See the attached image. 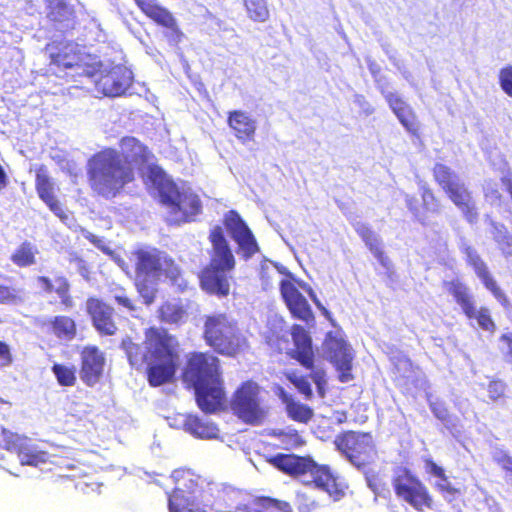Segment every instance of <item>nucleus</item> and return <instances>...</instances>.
Wrapping results in <instances>:
<instances>
[{
	"label": "nucleus",
	"instance_id": "1",
	"mask_svg": "<svg viewBox=\"0 0 512 512\" xmlns=\"http://www.w3.org/2000/svg\"><path fill=\"white\" fill-rule=\"evenodd\" d=\"M119 149L104 147L86 163V177L92 193L111 200L119 196L136 179V169L147 166L153 158L149 147L134 136H123Z\"/></svg>",
	"mask_w": 512,
	"mask_h": 512
},
{
	"label": "nucleus",
	"instance_id": "2",
	"mask_svg": "<svg viewBox=\"0 0 512 512\" xmlns=\"http://www.w3.org/2000/svg\"><path fill=\"white\" fill-rule=\"evenodd\" d=\"M144 345L131 337L122 339L131 366L140 369L146 365V378L150 386L158 387L174 380L180 364L179 341L165 328L151 326L144 331Z\"/></svg>",
	"mask_w": 512,
	"mask_h": 512
},
{
	"label": "nucleus",
	"instance_id": "3",
	"mask_svg": "<svg viewBox=\"0 0 512 512\" xmlns=\"http://www.w3.org/2000/svg\"><path fill=\"white\" fill-rule=\"evenodd\" d=\"M181 379L187 388L194 390L196 404L202 412L213 414L224 409L227 394L221 362L216 355L208 351L189 353Z\"/></svg>",
	"mask_w": 512,
	"mask_h": 512
},
{
	"label": "nucleus",
	"instance_id": "4",
	"mask_svg": "<svg viewBox=\"0 0 512 512\" xmlns=\"http://www.w3.org/2000/svg\"><path fill=\"white\" fill-rule=\"evenodd\" d=\"M119 266L127 274L134 276V285L146 305L155 301L153 286L161 279L176 284L182 279V271L175 260L159 248L141 245L130 251L128 262L119 261Z\"/></svg>",
	"mask_w": 512,
	"mask_h": 512
},
{
	"label": "nucleus",
	"instance_id": "5",
	"mask_svg": "<svg viewBox=\"0 0 512 512\" xmlns=\"http://www.w3.org/2000/svg\"><path fill=\"white\" fill-rule=\"evenodd\" d=\"M267 462L282 473L300 480L305 486L325 492L333 501L344 498L346 486L327 464L316 462L311 456L278 453Z\"/></svg>",
	"mask_w": 512,
	"mask_h": 512
},
{
	"label": "nucleus",
	"instance_id": "6",
	"mask_svg": "<svg viewBox=\"0 0 512 512\" xmlns=\"http://www.w3.org/2000/svg\"><path fill=\"white\" fill-rule=\"evenodd\" d=\"M208 240L211 244L209 262L198 274L199 285L205 293L225 298L230 294L236 259L220 226L210 230Z\"/></svg>",
	"mask_w": 512,
	"mask_h": 512
},
{
	"label": "nucleus",
	"instance_id": "7",
	"mask_svg": "<svg viewBox=\"0 0 512 512\" xmlns=\"http://www.w3.org/2000/svg\"><path fill=\"white\" fill-rule=\"evenodd\" d=\"M291 337L294 348L287 354L297 361L305 369L310 370L309 375H299L296 371H290L285 374L286 379L292 383L305 399L313 397V391L309 379L316 384L317 392L320 397L325 396V372L322 369H315V352L313 349L312 339L309 333L299 324L291 326Z\"/></svg>",
	"mask_w": 512,
	"mask_h": 512
},
{
	"label": "nucleus",
	"instance_id": "8",
	"mask_svg": "<svg viewBox=\"0 0 512 512\" xmlns=\"http://www.w3.org/2000/svg\"><path fill=\"white\" fill-rule=\"evenodd\" d=\"M203 339L216 354L228 358H237L250 348L238 321L226 313L205 316Z\"/></svg>",
	"mask_w": 512,
	"mask_h": 512
},
{
	"label": "nucleus",
	"instance_id": "9",
	"mask_svg": "<svg viewBox=\"0 0 512 512\" xmlns=\"http://www.w3.org/2000/svg\"><path fill=\"white\" fill-rule=\"evenodd\" d=\"M391 484L396 498L416 512H428L436 508L429 488L410 468L397 467Z\"/></svg>",
	"mask_w": 512,
	"mask_h": 512
},
{
	"label": "nucleus",
	"instance_id": "10",
	"mask_svg": "<svg viewBox=\"0 0 512 512\" xmlns=\"http://www.w3.org/2000/svg\"><path fill=\"white\" fill-rule=\"evenodd\" d=\"M434 181L444 191L447 198L461 211L469 224H476L479 219L478 208L472 192L459 176L447 165L436 163L432 168Z\"/></svg>",
	"mask_w": 512,
	"mask_h": 512
},
{
	"label": "nucleus",
	"instance_id": "11",
	"mask_svg": "<svg viewBox=\"0 0 512 512\" xmlns=\"http://www.w3.org/2000/svg\"><path fill=\"white\" fill-rule=\"evenodd\" d=\"M234 490L212 484L192 497L168 498L169 512H226L232 508Z\"/></svg>",
	"mask_w": 512,
	"mask_h": 512
},
{
	"label": "nucleus",
	"instance_id": "12",
	"mask_svg": "<svg viewBox=\"0 0 512 512\" xmlns=\"http://www.w3.org/2000/svg\"><path fill=\"white\" fill-rule=\"evenodd\" d=\"M229 405L232 413L249 425L262 424L268 413L261 398V387L251 379L242 382L234 390Z\"/></svg>",
	"mask_w": 512,
	"mask_h": 512
},
{
	"label": "nucleus",
	"instance_id": "13",
	"mask_svg": "<svg viewBox=\"0 0 512 512\" xmlns=\"http://www.w3.org/2000/svg\"><path fill=\"white\" fill-rule=\"evenodd\" d=\"M159 197L176 224L194 221L202 211L199 196L191 191L179 190L174 183L163 185L159 189Z\"/></svg>",
	"mask_w": 512,
	"mask_h": 512
},
{
	"label": "nucleus",
	"instance_id": "14",
	"mask_svg": "<svg viewBox=\"0 0 512 512\" xmlns=\"http://www.w3.org/2000/svg\"><path fill=\"white\" fill-rule=\"evenodd\" d=\"M44 51L49 67L59 71L85 70L91 66V55L74 40H52L45 45Z\"/></svg>",
	"mask_w": 512,
	"mask_h": 512
},
{
	"label": "nucleus",
	"instance_id": "15",
	"mask_svg": "<svg viewBox=\"0 0 512 512\" xmlns=\"http://www.w3.org/2000/svg\"><path fill=\"white\" fill-rule=\"evenodd\" d=\"M335 446L347 459L358 468L373 461L376 449L371 433L345 431L335 438Z\"/></svg>",
	"mask_w": 512,
	"mask_h": 512
},
{
	"label": "nucleus",
	"instance_id": "16",
	"mask_svg": "<svg viewBox=\"0 0 512 512\" xmlns=\"http://www.w3.org/2000/svg\"><path fill=\"white\" fill-rule=\"evenodd\" d=\"M139 10L156 26L163 29V36L172 46H177L184 38L174 14L158 0H133Z\"/></svg>",
	"mask_w": 512,
	"mask_h": 512
},
{
	"label": "nucleus",
	"instance_id": "17",
	"mask_svg": "<svg viewBox=\"0 0 512 512\" xmlns=\"http://www.w3.org/2000/svg\"><path fill=\"white\" fill-rule=\"evenodd\" d=\"M35 283L38 292L42 296L50 299V304L58 302L64 309L74 307L75 301L71 293V283L68 277L62 272L38 275L35 278Z\"/></svg>",
	"mask_w": 512,
	"mask_h": 512
},
{
	"label": "nucleus",
	"instance_id": "18",
	"mask_svg": "<svg viewBox=\"0 0 512 512\" xmlns=\"http://www.w3.org/2000/svg\"><path fill=\"white\" fill-rule=\"evenodd\" d=\"M465 255L466 264L470 266L481 283L493 297L505 308L511 307L509 297L500 287L492 273L490 272L486 262L481 258L478 252L472 246H466L462 249Z\"/></svg>",
	"mask_w": 512,
	"mask_h": 512
},
{
	"label": "nucleus",
	"instance_id": "19",
	"mask_svg": "<svg viewBox=\"0 0 512 512\" xmlns=\"http://www.w3.org/2000/svg\"><path fill=\"white\" fill-rule=\"evenodd\" d=\"M223 224L238 245V250L243 258L249 259L259 252V246L252 231L237 211L230 210L226 213Z\"/></svg>",
	"mask_w": 512,
	"mask_h": 512
},
{
	"label": "nucleus",
	"instance_id": "20",
	"mask_svg": "<svg viewBox=\"0 0 512 512\" xmlns=\"http://www.w3.org/2000/svg\"><path fill=\"white\" fill-rule=\"evenodd\" d=\"M85 307L92 326L101 336H113L117 333L115 309L111 305L98 297L90 296Z\"/></svg>",
	"mask_w": 512,
	"mask_h": 512
},
{
	"label": "nucleus",
	"instance_id": "21",
	"mask_svg": "<svg viewBox=\"0 0 512 512\" xmlns=\"http://www.w3.org/2000/svg\"><path fill=\"white\" fill-rule=\"evenodd\" d=\"M325 347L330 361L339 372V381L342 383L351 381L354 378L351 372L353 355L347 342L329 333L325 340Z\"/></svg>",
	"mask_w": 512,
	"mask_h": 512
},
{
	"label": "nucleus",
	"instance_id": "22",
	"mask_svg": "<svg viewBox=\"0 0 512 512\" xmlns=\"http://www.w3.org/2000/svg\"><path fill=\"white\" fill-rule=\"evenodd\" d=\"M35 190L39 199L61 220H66L68 215L62 207L56 195V185L51 178L48 168L39 165L35 168Z\"/></svg>",
	"mask_w": 512,
	"mask_h": 512
},
{
	"label": "nucleus",
	"instance_id": "23",
	"mask_svg": "<svg viewBox=\"0 0 512 512\" xmlns=\"http://www.w3.org/2000/svg\"><path fill=\"white\" fill-rule=\"evenodd\" d=\"M80 378L87 386H94L103 375L105 367V355L97 347L88 345L80 352Z\"/></svg>",
	"mask_w": 512,
	"mask_h": 512
},
{
	"label": "nucleus",
	"instance_id": "24",
	"mask_svg": "<svg viewBox=\"0 0 512 512\" xmlns=\"http://www.w3.org/2000/svg\"><path fill=\"white\" fill-rule=\"evenodd\" d=\"M281 296L292 317L305 323L314 322L313 311L306 298L291 280H282L280 284Z\"/></svg>",
	"mask_w": 512,
	"mask_h": 512
},
{
	"label": "nucleus",
	"instance_id": "25",
	"mask_svg": "<svg viewBox=\"0 0 512 512\" xmlns=\"http://www.w3.org/2000/svg\"><path fill=\"white\" fill-rule=\"evenodd\" d=\"M227 125L233 136L242 144L255 140L257 122L246 111L240 109L228 111Z\"/></svg>",
	"mask_w": 512,
	"mask_h": 512
},
{
	"label": "nucleus",
	"instance_id": "26",
	"mask_svg": "<svg viewBox=\"0 0 512 512\" xmlns=\"http://www.w3.org/2000/svg\"><path fill=\"white\" fill-rule=\"evenodd\" d=\"M46 17L52 28L61 33L75 29L77 24L74 8L62 0L49 1Z\"/></svg>",
	"mask_w": 512,
	"mask_h": 512
},
{
	"label": "nucleus",
	"instance_id": "27",
	"mask_svg": "<svg viewBox=\"0 0 512 512\" xmlns=\"http://www.w3.org/2000/svg\"><path fill=\"white\" fill-rule=\"evenodd\" d=\"M171 478L174 488L168 494V498L192 497L204 491L201 487V478L189 469H176L173 471Z\"/></svg>",
	"mask_w": 512,
	"mask_h": 512
},
{
	"label": "nucleus",
	"instance_id": "28",
	"mask_svg": "<svg viewBox=\"0 0 512 512\" xmlns=\"http://www.w3.org/2000/svg\"><path fill=\"white\" fill-rule=\"evenodd\" d=\"M384 98L402 126L412 135H418L419 124L414 110L396 93H387Z\"/></svg>",
	"mask_w": 512,
	"mask_h": 512
},
{
	"label": "nucleus",
	"instance_id": "29",
	"mask_svg": "<svg viewBox=\"0 0 512 512\" xmlns=\"http://www.w3.org/2000/svg\"><path fill=\"white\" fill-rule=\"evenodd\" d=\"M103 93L106 96L116 97L124 94L130 86V77L123 69H114L100 78Z\"/></svg>",
	"mask_w": 512,
	"mask_h": 512
},
{
	"label": "nucleus",
	"instance_id": "30",
	"mask_svg": "<svg viewBox=\"0 0 512 512\" xmlns=\"http://www.w3.org/2000/svg\"><path fill=\"white\" fill-rule=\"evenodd\" d=\"M183 428L199 439H215L219 435V429L215 423L205 421L198 415H186L183 420Z\"/></svg>",
	"mask_w": 512,
	"mask_h": 512
},
{
	"label": "nucleus",
	"instance_id": "31",
	"mask_svg": "<svg viewBox=\"0 0 512 512\" xmlns=\"http://www.w3.org/2000/svg\"><path fill=\"white\" fill-rule=\"evenodd\" d=\"M426 472L439 478L441 482L435 484L436 490L445 498L450 497V500L461 494V490L452 485L444 468L439 466L432 458L427 457L423 460Z\"/></svg>",
	"mask_w": 512,
	"mask_h": 512
},
{
	"label": "nucleus",
	"instance_id": "32",
	"mask_svg": "<svg viewBox=\"0 0 512 512\" xmlns=\"http://www.w3.org/2000/svg\"><path fill=\"white\" fill-rule=\"evenodd\" d=\"M443 287L454 301L460 306L462 312L465 311L475 300L469 287L458 278L443 282Z\"/></svg>",
	"mask_w": 512,
	"mask_h": 512
},
{
	"label": "nucleus",
	"instance_id": "33",
	"mask_svg": "<svg viewBox=\"0 0 512 512\" xmlns=\"http://www.w3.org/2000/svg\"><path fill=\"white\" fill-rule=\"evenodd\" d=\"M463 314L468 320H474L480 329L490 334L495 333L497 326L488 307L481 306L477 309L474 302Z\"/></svg>",
	"mask_w": 512,
	"mask_h": 512
},
{
	"label": "nucleus",
	"instance_id": "34",
	"mask_svg": "<svg viewBox=\"0 0 512 512\" xmlns=\"http://www.w3.org/2000/svg\"><path fill=\"white\" fill-rule=\"evenodd\" d=\"M51 333L59 339L72 340L77 334V325L73 318L66 315L54 316L49 321Z\"/></svg>",
	"mask_w": 512,
	"mask_h": 512
},
{
	"label": "nucleus",
	"instance_id": "35",
	"mask_svg": "<svg viewBox=\"0 0 512 512\" xmlns=\"http://www.w3.org/2000/svg\"><path fill=\"white\" fill-rule=\"evenodd\" d=\"M357 234L368 247V249L373 253V255L377 258V260L384 266L388 263V258L386 257L384 251L380 246V240L374 231L365 224H360L355 228Z\"/></svg>",
	"mask_w": 512,
	"mask_h": 512
},
{
	"label": "nucleus",
	"instance_id": "36",
	"mask_svg": "<svg viewBox=\"0 0 512 512\" xmlns=\"http://www.w3.org/2000/svg\"><path fill=\"white\" fill-rule=\"evenodd\" d=\"M248 512H292L291 506L286 501L271 497L260 496L254 498L247 507Z\"/></svg>",
	"mask_w": 512,
	"mask_h": 512
},
{
	"label": "nucleus",
	"instance_id": "37",
	"mask_svg": "<svg viewBox=\"0 0 512 512\" xmlns=\"http://www.w3.org/2000/svg\"><path fill=\"white\" fill-rule=\"evenodd\" d=\"M285 403V410L287 416L298 423L307 424L314 416L313 409L303 404L292 397H285L283 399Z\"/></svg>",
	"mask_w": 512,
	"mask_h": 512
},
{
	"label": "nucleus",
	"instance_id": "38",
	"mask_svg": "<svg viewBox=\"0 0 512 512\" xmlns=\"http://www.w3.org/2000/svg\"><path fill=\"white\" fill-rule=\"evenodd\" d=\"M38 250L35 245L29 241L22 242L11 254V261L18 267H29L36 263V254Z\"/></svg>",
	"mask_w": 512,
	"mask_h": 512
},
{
	"label": "nucleus",
	"instance_id": "39",
	"mask_svg": "<svg viewBox=\"0 0 512 512\" xmlns=\"http://www.w3.org/2000/svg\"><path fill=\"white\" fill-rule=\"evenodd\" d=\"M185 308L178 303L164 302L158 308V318L168 324H179L186 318Z\"/></svg>",
	"mask_w": 512,
	"mask_h": 512
},
{
	"label": "nucleus",
	"instance_id": "40",
	"mask_svg": "<svg viewBox=\"0 0 512 512\" xmlns=\"http://www.w3.org/2000/svg\"><path fill=\"white\" fill-rule=\"evenodd\" d=\"M19 462L22 465L38 466L47 462L48 453L39 450L34 446L23 444V446L16 453Z\"/></svg>",
	"mask_w": 512,
	"mask_h": 512
},
{
	"label": "nucleus",
	"instance_id": "41",
	"mask_svg": "<svg viewBox=\"0 0 512 512\" xmlns=\"http://www.w3.org/2000/svg\"><path fill=\"white\" fill-rule=\"evenodd\" d=\"M57 383L63 387H72L76 384V367L73 365H65L54 363L51 368Z\"/></svg>",
	"mask_w": 512,
	"mask_h": 512
},
{
	"label": "nucleus",
	"instance_id": "42",
	"mask_svg": "<svg viewBox=\"0 0 512 512\" xmlns=\"http://www.w3.org/2000/svg\"><path fill=\"white\" fill-rule=\"evenodd\" d=\"M248 17L255 22H265L270 13L266 0H243Z\"/></svg>",
	"mask_w": 512,
	"mask_h": 512
},
{
	"label": "nucleus",
	"instance_id": "43",
	"mask_svg": "<svg viewBox=\"0 0 512 512\" xmlns=\"http://www.w3.org/2000/svg\"><path fill=\"white\" fill-rule=\"evenodd\" d=\"M280 442V447L285 450L301 447L305 444L304 439L295 429L274 431L272 433Z\"/></svg>",
	"mask_w": 512,
	"mask_h": 512
},
{
	"label": "nucleus",
	"instance_id": "44",
	"mask_svg": "<svg viewBox=\"0 0 512 512\" xmlns=\"http://www.w3.org/2000/svg\"><path fill=\"white\" fill-rule=\"evenodd\" d=\"M23 301V290L16 286L0 284V304L14 305Z\"/></svg>",
	"mask_w": 512,
	"mask_h": 512
},
{
	"label": "nucleus",
	"instance_id": "45",
	"mask_svg": "<svg viewBox=\"0 0 512 512\" xmlns=\"http://www.w3.org/2000/svg\"><path fill=\"white\" fill-rule=\"evenodd\" d=\"M24 440L25 439L23 437L16 433L5 429L2 430L3 447L8 451L17 453L18 450L23 446Z\"/></svg>",
	"mask_w": 512,
	"mask_h": 512
},
{
	"label": "nucleus",
	"instance_id": "46",
	"mask_svg": "<svg viewBox=\"0 0 512 512\" xmlns=\"http://www.w3.org/2000/svg\"><path fill=\"white\" fill-rule=\"evenodd\" d=\"M493 239L504 257L512 258V236L506 231L502 232L501 230H497Z\"/></svg>",
	"mask_w": 512,
	"mask_h": 512
},
{
	"label": "nucleus",
	"instance_id": "47",
	"mask_svg": "<svg viewBox=\"0 0 512 512\" xmlns=\"http://www.w3.org/2000/svg\"><path fill=\"white\" fill-rule=\"evenodd\" d=\"M493 460L509 475V480L512 481V456L503 450L498 451L493 456Z\"/></svg>",
	"mask_w": 512,
	"mask_h": 512
},
{
	"label": "nucleus",
	"instance_id": "48",
	"mask_svg": "<svg viewBox=\"0 0 512 512\" xmlns=\"http://www.w3.org/2000/svg\"><path fill=\"white\" fill-rule=\"evenodd\" d=\"M499 83L502 90L512 97V66H506L500 70Z\"/></svg>",
	"mask_w": 512,
	"mask_h": 512
},
{
	"label": "nucleus",
	"instance_id": "49",
	"mask_svg": "<svg viewBox=\"0 0 512 512\" xmlns=\"http://www.w3.org/2000/svg\"><path fill=\"white\" fill-rule=\"evenodd\" d=\"M506 385L501 380H492L487 386L488 396L491 400L496 401L505 394Z\"/></svg>",
	"mask_w": 512,
	"mask_h": 512
},
{
	"label": "nucleus",
	"instance_id": "50",
	"mask_svg": "<svg viewBox=\"0 0 512 512\" xmlns=\"http://www.w3.org/2000/svg\"><path fill=\"white\" fill-rule=\"evenodd\" d=\"M0 360L2 366H9L13 362V356L10 347L4 341H0Z\"/></svg>",
	"mask_w": 512,
	"mask_h": 512
},
{
	"label": "nucleus",
	"instance_id": "51",
	"mask_svg": "<svg viewBox=\"0 0 512 512\" xmlns=\"http://www.w3.org/2000/svg\"><path fill=\"white\" fill-rule=\"evenodd\" d=\"M114 299L119 305L125 307L129 311H134L136 309L133 300L125 294L116 295Z\"/></svg>",
	"mask_w": 512,
	"mask_h": 512
},
{
	"label": "nucleus",
	"instance_id": "52",
	"mask_svg": "<svg viewBox=\"0 0 512 512\" xmlns=\"http://www.w3.org/2000/svg\"><path fill=\"white\" fill-rule=\"evenodd\" d=\"M500 340L506 343L508 350L505 354L506 361L512 365V333L502 334Z\"/></svg>",
	"mask_w": 512,
	"mask_h": 512
},
{
	"label": "nucleus",
	"instance_id": "53",
	"mask_svg": "<svg viewBox=\"0 0 512 512\" xmlns=\"http://www.w3.org/2000/svg\"><path fill=\"white\" fill-rule=\"evenodd\" d=\"M421 196L424 202H426L427 200H430L436 204L438 202L434 192L430 188H424Z\"/></svg>",
	"mask_w": 512,
	"mask_h": 512
},
{
	"label": "nucleus",
	"instance_id": "54",
	"mask_svg": "<svg viewBox=\"0 0 512 512\" xmlns=\"http://www.w3.org/2000/svg\"><path fill=\"white\" fill-rule=\"evenodd\" d=\"M407 207L408 209L415 215H419V209L416 205V200L414 198H407L406 199Z\"/></svg>",
	"mask_w": 512,
	"mask_h": 512
},
{
	"label": "nucleus",
	"instance_id": "55",
	"mask_svg": "<svg viewBox=\"0 0 512 512\" xmlns=\"http://www.w3.org/2000/svg\"><path fill=\"white\" fill-rule=\"evenodd\" d=\"M8 184L7 174L0 164V191L3 190Z\"/></svg>",
	"mask_w": 512,
	"mask_h": 512
},
{
	"label": "nucleus",
	"instance_id": "56",
	"mask_svg": "<svg viewBox=\"0 0 512 512\" xmlns=\"http://www.w3.org/2000/svg\"><path fill=\"white\" fill-rule=\"evenodd\" d=\"M5 402L0 399V417L4 416Z\"/></svg>",
	"mask_w": 512,
	"mask_h": 512
},
{
	"label": "nucleus",
	"instance_id": "57",
	"mask_svg": "<svg viewBox=\"0 0 512 512\" xmlns=\"http://www.w3.org/2000/svg\"><path fill=\"white\" fill-rule=\"evenodd\" d=\"M309 294L312 297V299L314 300V302L319 305V301L317 300L316 296L314 295L312 289H309Z\"/></svg>",
	"mask_w": 512,
	"mask_h": 512
}]
</instances>
